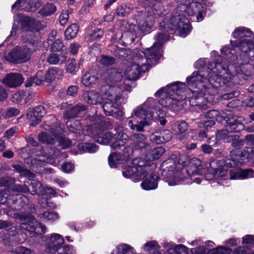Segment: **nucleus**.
I'll return each instance as SVG.
<instances>
[{
    "label": "nucleus",
    "instance_id": "f257e3e1",
    "mask_svg": "<svg viewBox=\"0 0 254 254\" xmlns=\"http://www.w3.org/2000/svg\"><path fill=\"white\" fill-rule=\"evenodd\" d=\"M239 57L236 56V51L232 45L223 47L221 53L224 57H218L215 62L209 63L207 67L215 69V72L229 75L230 78L239 84H244V80L252 75L254 68V45L247 42H240Z\"/></svg>",
    "mask_w": 254,
    "mask_h": 254
},
{
    "label": "nucleus",
    "instance_id": "f03ea898",
    "mask_svg": "<svg viewBox=\"0 0 254 254\" xmlns=\"http://www.w3.org/2000/svg\"><path fill=\"white\" fill-rule=\"evenodd\" d=\"M159 55V52L155 54L152 49L148 50L147 53L139 50H134L130 55L132 63L127 66L125 71L126 78L129 80H136L139 78L142 73L157 64L156 58Z\"/></svg>",
    "mask_w": 254,
    "mask_h": 254
},
{
    "label": "nucleus",
    "instance_id": "7ed1b4c3",
    "mask_svg": "<svg viewBox=\"0 0 254 254\" xmlns=\"http://www.w3.org/2000/svg\"><path fill=\"white\" fill-rule=\"evenodd\" d=\"M254 160V147H246L243 150L235 149L230 153V158L224 162V165L222 168L217 169L215 173H218L221 175H249L254 173V170L252 168L241 167L243 159Z\"/></svg>",
    "mask_w": 254,
    "mask_h": 254
},
{
    "label": "nucleus",
    "instance_id": "20e7f679",
    "mask_svg": "<svg viewBox=\"0 0 254 254\" xmlns=\"http://www.w3.org/2000/svg\"><path fill=\"white\" fill-rule=\"evenodd\" d=\"M228 77H224L222 75L215 74L210 75L208 71L199 70L194 71L192 75L187 78L188 84L191 87L196 86L198 82H203L205 80H208L209 84L213 88L222 91L228 90L229 88L234 86L233 82Z\"/></svg>",
    "mask_w": 254,
    "mask_h": 254
},
{
    "label": "nucleus",
    "instance_id": "39448f33",
    "mask_svg": "<svg viewBox=\"0 0 254 254\" xmlns=\"http://www.w3.org/2000/svg\"><path fill=\"white\" fill-rule=\"evenodd\" d=\"M39 0H17L11 6L12 12L17 15L18 23L23 31H29L33 24V19L26 15L19 14V10L34 12L39 7Z\"/></svg>",
    "mask_w": 254,
    "mask_h": 254
},
{
    "label": "nucleus",
    "instance_id": "423d86ee",
    "mask_svg": "<svg viewBox=\"0 0 254 254\" xmlns=\"http://www.w3.org/2000/svg\"><path fill=\"white\" fill-rule=\"evenodd\" d=\"M160 28L163 30L172 32V34L178 30L181 36L186 37L190 31L191 27L188 19L181 14H176L169 19L161 21Z\"/></svg>",
    "mask_w": 254,
    "mask_h": 254
},
{
    "label": "nucleus",
    "instance_id": "0eeeda50",
    "mask_svg": "<svg viewBox=\"0 0 254 254\" xmlns=\"http://www.w3.org/2000/svg\"><path fill=\"white\" fill-rule=\"evenodd\" d=\"M37 42L30 41L23 47H16L13 49L6 57L9 62L21 63L28 60L31 54L36 51Z\"/></svg>",
    "mask_w": 254,
    "mask_h": 254
},
{
    "label": "nucleus",
    "instance_id": "6e6552de",
    "mask_svg": "<svg viewBox=\"0 0 254 254\" xmlns=\"http://www.w3.org/2000/svg\"><path fill=\"white\" fill-rule=\"evenodd\" d=\"M13 217L21 222L19 227L30 232L33 236L41 235L46 232V227L37 221L32 215H23L14 213Z\"/></svg>",
    "mask_w": 254,
    "mask_h": 254
},
{
    "label": "nucleus",
    "instance_id": "1a4fd4ad",
    "mask_svg": "<svg viewBox=\"0 0 254 254\" xmlns=\"http://www.w3.org/2000/svg\"><path fill=\"white\" fill-rule=\"evenodd\" d=\"M156 101L152 98H148L141 106L137 107L133 111L135 116L142 121H146L147 123L153 118L154 112H160L161 109H158Z\"/></svg>",
    "mask_w": 254,
    "mask_h": 254
},
{
    "label": "nucleus",
    "instance_id": "9d476101",
    "mask_svg": "<svg viewBox=\"0 0 254 254\" xmlns=\"http://www.w3.org/2000/svg\"><path fill=\"white\" fill-rule=\"evenodd\" d=\"M141 11L137 12L135 14L134 19L138 25V27L141 31L144 33L148 32L153 24V16L151 15V12Z\"/></svg>",
    "mask_w": 254,
    "mask_h": 254
},
{
    "label": "nucleus",
    "instance_id": "9b49d317",
    "mask_svg": "<svg viewBox=\"0 0 254 254\" xmlns=\"http://www.w3.org/2000/svg\"><path fill=\"white\" fill-rule=\"evenodd\" d=\"M222 122H224L227 125L226 127L231 132H239L245 128V125L239 120V118L230 113L224 114L221 116Z\"/></svg>",
    "mask_w": 254,
    "mask_h": 254
},
{
    "label": "nucleus",
    "instance_id": "f8f14e48",
    "mask_svg": "<svg viewBox=\"0 0 254 254\" xmlns=\"http://www.w3.org/2000/svg\"><path fill=\"white\" fill-rule=\"evenodd\" d=\"M160 30L162 31L161 32L158 33L157 35L155 37V39L156 42L153 44V45L150 48H147L144 52V53H147V51L149 49H153L154 53L156 54L159 52L160 54L159 56L156 58V63L158 62V60L162 56V50L161 49V47L163 45L164 43L167 42L169 39V34L172 33V32H169L165 30H163L160 28V25H159Z\"/></svg>",
    "mask_w": 254,
    "mask_h": 254
},
{
    "label": "nucleus",
    "instance_id": "ddd939ff",
    "mask_svg": "<svg viewBox=\"0 0 254 254\" xmlns=\"http://www.w3.org/2000/svg\"><path fill=\"white\" fill-rule=\"evenodd\" d=\"M121 102H104L101 104L103 111L107 116H112L118 120H121L123 118V112L119 104Z\"/></svg>",
    "mask_w": 254,
    "mask_h": 254
},
{
    "label": "nucleus",
    "instance_id": "4468645a",
    "mask_svg": "<svg viewBox=\"0 0 254 254\" xmlns=\"http://www.w3.org/2000/svg\"><path fill=\"white\" fill-rule=\"evenodd\" d=\"M15 180L13 178L5 176L2 179H0V187L5 186L10 188L12 191L18 192H27L30 190L28 187V184L25 183L24 185L14 184Z\"/></svg>",
    "mask_w": 254,
    "mask_h": 254
},
{
    "label": "nucleus",
    "instance_id": "2eb2a0df",
    "mask_svg": "<svg viewBox=\"0 0 254 254\" xmlns=\"http://www.w3.org/2000/svg\"><path fill=\"white\" fill-rule=\"evenodd\" d=\"M164 108L170 109L175 113H179L184 108V103L170 96L162 98L159 101Z\"/></svg>",
    "mask_w": 254,
    "mask_h": 254
},
{
    "label": "nucleus",
    "instance_id": "dca6fc26",
    "mask_svg": "<svg viewBox=\"0 0 254 254\" xmlns=\"http://www.w3.org/2000/svg\"><path fill=\"white\" fill-rule=\"evenodd\" d=\"M27 200L25 197L20 194L9 195L7 207L13 211H20L26 208Z\"/></svg>",
    "mask_w": 254,
    "mask_h": 254
},
{
    "label": "nucleus",
    "instance_id": "f3484780",
    "mask_svg": "<svg viewBox=\"0 0 254 254\" xmlns=\"http://www.w3.org/2000/svg\"><path fill=\"white\" fill-rule=\"evenodd\" d=\"M101 77V73L96 69H90L83 74L81 82L85 86L92 87L99 83Z\"/></svg>",
    "mask_w": 254,
    "mask_h": 254
},
{
    "label": "nucleus",
    "instance_id": "a211bd4d",
    "mask_svg": "<svg viewBox=\"0 0 254 254\" xmlns=\"http://www.w3.org/2000/svg\"><path fill=\"white\" fill-rule=\"evenodd\" d=\"M64 240L62 236L58 234L52 235L48 240L46 245V251L51 254L57 253L64 243Z\"/></svg>",
    "mask_w": 254,
    "mask_h": 254
},
{
    "label": "nucleus",
    "instance_id": "6ab92c4d",
    "mask_svg": "<svg viewBox=\"0 0 254 254\" xmlns=\"http://www.w3.org/2000/svg\"><path fill=\"white\" fill-rule=\"evenodd\" d=\"M24 78L19 73L12 72L7 74L2 79V83L10 88L17 87L22 84Z\"/></svg>",
    "mask_w": 254,
    "mask_h": 254
},
{
    "label": "nucleus",
    "instance_id": "aec40b11",
    "mask_svg": "<svg viewBox=\"0 0 254 254\" xmlns=\"http://www.w3.org/2000/svg\"><path fill=\"white\" fill-rule=\"evenodd\" d=\"M117 89L116 86L110 85L108 84L103 85L100 87V92L106 96L105 102H121L120 99L122 97L120 95H117L114 91Z\"/></svg>",
    "mask_w": 254,
    "mask_h": 254
},
{
    "label": "nucleus",
    "instance_id": "412c9836",
    "mask_svg": "<svg viewBox=\"0 0 254 254\" xmlns=\"http://www.w3.org/2000/svg\"><path fill=\"white\" fill-rule=\"evenodd\" d=\"M189 125L186 122L183 120L176 121L172 125V129L177 134L178 139L182 140L186 138L188 134Z\"/></svg>",
    "mask_w": 254,
    "mask_h": 254
},
{
    "label": "nucleus",
    "instance_id": "4be33fe9",
    "mask_svg": "<svg viewBox=\"0 0 254 254\" xmlns=\"http://www.w3.org/2000/svg\"><path fill=\"white\" fill-rule=\"evenodd\" d=\"M83 100L89 104H102L103 98L102 96L94 90L85 91L82 94Z\"/></svg>",
    "mask_w": 254,
    "mask_h": 254
},
{
    "label": "nucleus",
    "instance_id": "5701e85b",
    "mask_svg": "<svg viewBox=\"0 0 254 254\" xmlns=\"http://www.w3.org/2000/svg\"><path fill=\"white\" fill-rule=\"evenodd\" d=\"M175 159H177L176 156L173 155L171 158L162 163L161 166L162 175H173L178 173L179 170L177 169Z\"/></svg>",
    "mask_w": 254,
    "mask_h": 254
},
{
    "label": "nucleus",
    "instance_id": "b1692460",
    "mask_svg": "<svg viewBox=\"0 0 254 254\" xmlns=\"http://www.w3.org/2000/svg\"><path fill=\"white\" fill-rule=\"evenodd\" d=\"M133 165L138 169L139 174L137 175H148L147 171L149 167L152 168L155 167V165L151 162L142 159L141 158H136L132 160Z\"/></svg>",
    "mask_w": 254,
    "mask_h": 254
},
{
    "label": "nucleus",
    "instance_id": "393cba45",
    "mask_svg": "<svg viewBox=\"0 0 254 254\" xmlns=\"http://www.w3.org/2000/svg\"><path fill=\"white\" fill-rule=\"evenodd\" d=\"M88 109V107L83 104L78 103L65 111L64 116L66 119L76 117L82 114Z\"/></svg>",
    "mask_w": 254,
    "mask_h": 254
},
{
    "label": "nucleus",
    "instance_id": "a878e982",
    "mask_svg": "<svg viewBox=\"0 0 254 254\" xmlns=\"http://www.w3.org/2000/svg\"><path fill=\"white\" fill-rule=\"evenodd\" d=\"M134 25H130L129 29L122 33L120 38L121 42L123 45H130L136 37V33L134 28Z\"/></svg>",
    "mask_w": 254,
    "mask_h": 254
},
{
    "label": "nucleus",
    "instance_id": "bb28decb",
    "mask_svg": "<svg viewBox=\"0 0 254 254\" xmlns=\"http://www.w3.org/2000/svg\"><path fill=\"white\" fill-rule=\"evenodd\" d=\"M114 135L111 131L104 132L99 129L97 133L93 135L94 140L100 144L108 145L113 139Z\"/></svg>",
    "mask_w": 254,
    "mask_h": 254
},
{
    "label": "nucleus",
    "instance_id": "cd10ccee",
    "mask_svg": "<svg viewBox=\"0 0 254 254\" xmlns=\"http://www.w3.org/2000/svg\"><path fill=\"white\" fill-rule=\"evenodd\" d=\"M155 0H139V2L145 7H153L152 12L155 15L162 16L167 14L168 11L160 7V5H155Z\"/></svg>",
    "mask_w": 254,
    "mask_h": 254
},
{
    "label": "nucleus",
    "instance_id": "c85d7f7f",
    "mask_svg": "<svg viewBox=\"0 0 254 254\" xmlns=\"http://www.w3.org/2000/svg\"><path fill=\"white\" fill-rule=\"evenodd\" d=\"M252 34V32L249 28H246L243 27L237 28L233 33V36L234 38L240 40L239 43L238 44V48H239V45L240 42H247L250 45L252 44V43H249V41L247 40H241V39L245 37H251Z\"/></svg>",
    "mask_w": 254,
    "mask_h": 254
},
{
    "label": "nucleus",
    "instance_id": "c756f323",
    "mask_svg": "<svg viewBox=\"0 0 254 254\" xmlns=\"http://www.w3.org/2000/svg\"><path fill=\"white\" fill-rule=\"evenodd\" d=\"M200 160L197 158H194L189 163L187 166L188 175H200L202 174L201 172L202 169L200 165Z\"/></svg>",
    "mask_w": 254,
    "mask_h": 254
},
{
    "label": "nucleus",
    "instance_id": "7c9ffc66",
    "mask_svg": "<svg viewBox=\"0 0 254 254\" xmlns=\"http://www.w3.org/2000/svg\"><path fill=\"white\" fill-rule=\"evenodd\" d=\"M195 92H197V95H195V97H191L190 99V104L192 106H198L201 102H203V100H206L207 102L211 103L213 99V96H208V95L201 90L198 92L197 90L195 91Z\"/></svg>",
    "mask_w": 254,
    "mask_h": 254
},
{
    "label": "nucleus",
    "instance_id": "2f4dec72",
    "mask_svg": "<svg viewBox=\"0 0 254 254\" xmlns=\"http://www.w3.org/2000/svg\"><path fill=\"white\" fill-rule=\"evenodd\" d=\"M30 187H31V194L33 195H43L44 187L38 181L33 179H28L25 181Z\"/></svg>",
    "mask_w": 254,
    "mask_h": 254
},
{
    "label": "nucleus",
    "instance_id": "473e14b6",
    "mask_svg": "<svg viewBox=\"0 0 254 254\" xmlns=\"http://www.w3.org/2000/svg\"><path fill=\"white\" fill-rule=\"evenodd\" d=\"M66 53L60 54L56 52H52V53L49 55L47 61L49 64H56L59 63L63 64L66 60Z\"/></svg>",
    "mask_w": 254,
    "mask_h": 254
},
{
    "label": "nucleus",
    "instance_id": "72a5a7b5",
    "mask_svg": "<svg viewBox=\"0 0 254 254\" xmlns=\"http://www.w3.org/2000/svg\"><path fill=\"white\" fill-rule=\"evenodd\" d=\"M183 8L182 11L186 12L189 15L193 16L196 14L197 12H199L202 9H203V7L200 2L192 1Z\"/></svg>",
    "mask_w": 254,
    "mask_h": 254
},
{
    "label": "nucleus",
    "instance_id": "f704fd0d",
    "mask_svg": "<svg viewBox=\"0 0 254 254\" xmlns=\"http://www.w3.org/2000/svg\"><path fill=\"white\" fill-rule=\"evenodd\" d=\"M113 137L116 139L111 145V147L114 149L120 148L121 146H124L128 141V135L123 132H118L117 137L116 134H115Z\"/></svg>",
    "mask_w": 254,
    "mask_h": 254
},
{
    "label": "nucleus",
    "instance_id": "c9c22d12",
    "mask_svg": "<svg viewBox=\"0 0 254 254\" xmlns=\"http://www.w3.org/2000/svg\"><path fill=\"white\" fill-rule=\"evenodd\" d=\"M158 176H149L141 184V186L143 189L145 190H153L157 188Z\"/></svg>",
    "mask_w": 254,
    "mask_h": 254
},
{
    "label": "nucleus",
    "instance_id": "e433bc0d",
    "mask_svg": "<svg viewBox=\"0 0 254 254\" xmlns=\"http://www.w3.org/2000/svg\"><path fill=\"white\" fill-rule=\"evenodd\" d=\"M163 247L169 248L167 254H188V248L183 245H176L174 248H171L170 244L164 243Z\"/></svg>",
    "mask_w": 254,
    "mask_h": 254
},
{
    "label": "nucleus",
    "instance_id": "4c0bfd02",
    "mask_svg": "<svg viewBox=\"0 0 254 254\" xmlns=\"http://www.w3.org/2000/svg\"><path fill=\"white\" fill-rule=\"evenodd\" d=\"M192 176H182L181 177L180 176H166L163 178L165 181H166L169 186H174L179 184L180 182H184L186 180H191L190 178Z\"/></svg>",
    "mask_w": 254,
    "mask_h": 254
},
{
    "label": "nucleus",
    "instance_id": "58836bf2",
    "mask_svg": "<svg viewBox=\"0 0 254 254\" xmlns=\"http://www.w3.org/2000/svg\"><path fill=\"white\" fill-rule=\"evenodd\" d=\"M124 160L121 153L114 152L108 157V163L111 168H117Z\"/></svg>",
    "mask_w": 254,
    "mask_h": 254
},
{
    "label": "nucleus",
    "instance_id": "ea45409f",
    "mask_svg": "<svg viewBox=\"0 0 254 254\" xmlns=\"http://www.w3.org/2000/svg\"><path fill=\"white\" fill-rule=\"evenodd\" d=\"M99 146L94 143H80L78 145V148L84 152L93 153L96 152Z\"/></svg>",
    "mask_w": 254,
    "mask_h": 254
},
{
    "label": "nucleus",
    "instance_id": "a19ab883",
    "mask_svg": "<svg viewBox=\"0 0 254 254\" xmlns=\"http://www.w3.org/2000/svg\"><path fill=\"white\" fill-rule=\"evenodd\" d=\"M79 31V27L76 24H72L68 26L64 31L65 38L67 40L74 38Z\"/></svg>",
    "mask_w": 254,
    "mask_h": 254
},
{
    "label": "nucleus",
    "instance_id": "79ce46f5",
    "mask_svg": "<svg viewBox=\"0 0 254 254\" xmlns=\"http://www.w3.org/2000/svg\"><path fill=\"white\" fill-rule=\"evenodd\" d=\"M35 108H29L26 113L27 118L30 120L32 123L30 124V126H36L40 124V118L37 112H35Z\"/></svg>",
    "mask_w": 254,
    "mask_h": 254
},
{
    "label": "nucleus",
    "instance_id": "37998d69",
    "mask_svg": "<svg viewBox=\"0 0 254 254\" xmlns=\"http://www.w3.org/2000/svg\"><path fill=\"white\" fill-rule=\"evenodd\" d=\"M57 10L54 3H47L39 11V13L43 16H49L53 14Z\"/></svg>",
    "mask_w": 254,
    "mask_h": 254
},
{
    "label": "nucleus",
    "instance_id": "c03bdc74",
    "mask_svg": "<svg viewBox=\"0 0 254 254\" xmlns=\"http://www.w3.org/2000/svg\"><path fill=\"white\" fill-rule=\"evenodd\" d=\"M59 68L56 67H50L46 72L45 74H44V81L51 83L53 82L56 78V75L59 72Z\"/></svg>",
    "mask_w": 254,
    "mask_h": 254
},
{
    "label": "nucleus",
    "instance_id": "a18cd8bd",
    "mask_svg": "<svg viewBox=\"0 0 254 254\" xmlns=\"http://www.w3.org/2000/svg\"><path fill=\"white\" fill-rule=\"evenodd\" d=\"M226 142L231 143L233 147H238L244 144V138H240V136L236 134L229 135L228 136Z\"/></svg>",
    "mask_w": 254,
    "mask_h": 254
},
{
    "label": "nucleus",
    "instance_id": "49530a36",
    "mask_svg": "<svg viewBox=\"0 0 254 254\" xmlns=\"http://www.w3.org/2000/svg\"><path fill=\"white\" fill-rule=\"evenodd\" d=\"M38 217L42 221L52 222L57 220L59 216L57 212L46 211L44 213L39 214Z\"/></svg>",
    "mask_w": 254,
    "mask_h": 254
},
{
    "label": "nucleus",
    "instance_id": "de8ad7c7",
    "mask_svg": "<svg viewBox=\"0 0 254 254\" xmlns=\"http://www.w3.org/2000/svg\"><path fill=\"white\" fill-rule=\"evenodd\" d=\"M66 126L69 130L76 134H79L81 129V125L79 120H75L73 121H68Z\"/></svg>",
    "mask_w": 254,
    "mask_h": 254
},
{
    "label": "nucleus",
    "instance_id": "09e8293b",
    "mask_svg": "<svg viewBox=\"0 0 254 254\" xmlns=\"http://www.w3.org/2000/svg\"><path fill=\"white\" fill-rule=\"evenodd\" d=\"M149 125L146 121H140L137 122V124H134L133 121L129 120L128 122V126L131 129L138 132L144 131V127Z\"/></svg>",
    "mask_w": 254,
    "mask_h": 254
},
{
    "label": "nucleus",
    "instance_id": "8fccbe9b",
    "mask_svg": "<svg viewBox=\"0 0 254 254\" xmlns=\"http://www.w3.org/2000/svg\"><path fill=\"white\" fill-rule=\"evenodd\" d=\"M11 167L13 171H15L17 173L20 174V175H34L21 163L13 164Z\"/></svg>",
    "mask_w": 254,
    "mask_h": 254
},
{
    "label": "nucleus",
    "instance_id": "3c124183",
    "mask_svg": "<svg viewBox=\"0 0 254 254\" xmlns=\"http://www.w3.org/2000/svg\"><path fill=\"white\" fill-rule=\"evenodd\" d=\"M116 60L112 57L102 55L99 59V63L103 66H109L114 64Z\"/></svg>",
    "mask_w": 254,
    "mask_h": 254
},
{
    "label": "nucleus",
    "instance_id": "603ef678",
    "mask_svg": "<svg viewBox=\"0 0 254 254\" xmlns=\"http://www.w3.org/2000/svg\"><path fill=\"white\" fill-rule=\"evenodd\" d=\"M64 48V46L62 41L60 39H57L52 44L50 50L51 52H56L60 54L66 53Z\"/></svg>",
    "mask_w": 254,
    "mask_h": 254
},
{
    "label": "nucleus",
    "instance_id": "864d4df0",
    "mask_svg": "<svg viewBox=\"0 0 254 254\" xmlns=\"http://www.w3.org/2000/svg\"><path fill=\"white\" fill-rule=\"evenodd\" d=\"M129 51H127L126 50L123 48H117L114 51V55L118 57L119 59H121L123 60H127L130 59V55H129L128 53Z\"/></svg>",
    "mask_w": 254,
    "mask_h": 254
},
{
    "label": "nucleus",
    "instance_id": "5fc2aeb1",
    "mask_svg": "<svg viewBox=\"0 0 254 254\" xmlns=\"http://www.w3.org/2000/svg\"><path fill=\"white\" fill-rule=\"evenodd\" d=\"M39 140L47 144H53L55 143V139L52 135L47 132H41L38 135Z\"/></svg>",
    "mask_w": 254,
    "mask_h": 254
},
{
    "label": "nucleus",
    "instance_id": "6e6d98bb",
    "mask_svg": "<svg viewBox=\"0 0 254 254\" xmlns=\"http://www.w3.org/2000/svg\"><path fill=\"white\" fill-rule=\"evenodd\" d=\"M116 249L117 254H134L133 249L127 244L120 245Z\"/></svg>",
    "mask_w": 254,
    "mask_h": 254
},
{
    "label": "nucleus",
    "instance_id": "4d7b16f0",
    "mask_svg": "<svg viewBox=\"0 0 254 254\" xmlns=\"http://www.w3.org/2000/svg\"><path fill=\"white\" fill-rule=\"evenodd\" d=\"M229 88L228 90H226L227 92L221 95V98L223 100H229L233 98L239 96L240 95L239 91L237 90H233V87Z\"/></svg>",
    "mask_w": 254,
    "mask_h": 254
},
{
    "label": "nucleus",
    "instance_id": "13d9d810",
    "mask_svg": "<svg viewBox=\"0 0 254 254\" xmlns=\"http://www.w3.org/2000/svg\"><path fill=\"white\" fill-rule=\"evenodd\" d=\"M131 9L126 4H121L116 10V13L120 17H125L130 13Z\"/></svg>",
    "mask_w": 254,
    "mask_h": 254
},
{
    "label": "nucleus",
    "instance_id": "bf43d9fd",
    "mask_svg": "<svg viewBox=\"0 0 254 254\" xmlns=\"http://www.w3.org/2000/svg\"><path fill=\"white\" fill-rule=\"evenodd\" d=\"M139 174L138 169L133 165V163L130 165L125 166L123 170V175H135Z\"/></svg>",
    "mask_w": 254,
    "mask_h": 254
},
{
    "label": "nucleus",
    "instance_id": "052dcab7",
    "mask_svg": "<svg viewBox=\"0 0 254 254\" xmlns=\"http://www.w3.org/2000/svg\"><path fill=\"white\" fill-rule=\"evenodd\" d=\"M109 78L112 82H118L121 81L123 75L122 73L118 71L116 69H112L109 74Z\"/></svg>",
    "mask_w": 254,
    "mask_h": 254
},
{
    "label": "nucleus",
    "instance_id": "680f3d73",
    "mask_svg": "<svg viewBox=\"0 0 254 254\" xmlns=\"http://www.w3.org/2000/svg\"><path fill=\"white\" fill-rule=\"evenodd\" d=\"M133 146L135 150H140L144 154H146L147 150L150 149V146L145 141L135 142Z\"/></svg>",
    "mask_w": 254,
    "mask_h": 254
},
{
    "label": "nucleus",
    "instance_id": "e2e57ef3",
    "mask_svg": "<svg viewBox=\"0 0 254 254\" xmlns=\"http://www.w3.org/2000/svg\"><path fill=\"white\" fill-rule=\"evenodd\" d=\"M231 250L223 247H219L208 251L207 254H231Z\"/></svg>",
    "mask_w": 254,
    "mask_h": 254
},
{
    "label": "nucleus",
    "instance_id": "0e129e2a",
    "mask_svg": "<svg viewBox=\"0 0 254 254\" xmlns=\"http://www.w3.org/2000/svg\"><path fill=\"white\" fill-rule=\"evenodd\" d=\"M242 244L248 249L254 246V236L248 235L244 236L242 239Z\"/></svg>",
    "mask_w": 254,
    "mask_h": 254
},
{
    "label": "nucleus",
    "instance_id": "69168bd1",
    "mask_svg": "<svg viewBox=\"0 0 254 254\" xmlns=\"http://www.w3.org/2000/svg\"><path fill=\"white\" fill-rule=\"evenodd\" d=\"M104 31L101 29H96L89 34V39L92 41H99L103 37Z\"/></svg>",
    "mask_w": 254,
    "mask_h": 254
},
{
    "label": "nucleus",
    "instance_id": "338daca9",
    "mask_svg": "<svg viewBox=\"0 0 254 254\" xmlns=\"http://www.w3.org/2000/svg\"><path fill=\"white\" fill-rule=\"evenodd\" d=\"M133 149L130 145H127L124 147L123 153L122 154L125 161L130 160L132 157Z\"/></svg>",
    "mask_w": 254,
    "mask_h": 254
},
{
    "label": "nucleus",
    "instance_id": "774afa93",
    "mask_svg": "<svg viewBox=\"0 0 254 254\" xmlns=\"http://www.w3.org/2000/svg\"><path fill=\"white\" fill-rule=\"evenodd\" d=\"M75 251L71 245H64L57 253V254H75Z\"/></svg>",
    "mask_w": 254,
    "mask_h": 254
}]
</instances>
